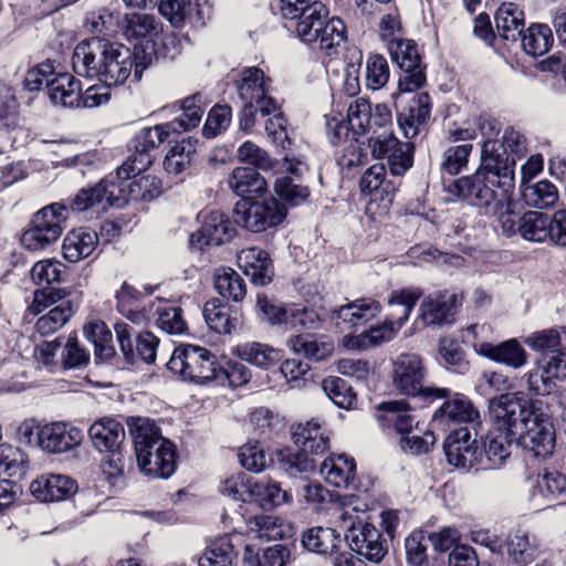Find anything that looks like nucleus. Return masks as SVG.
I'll return each mask as SVG.
<instances>
[{
  "label": "nucleus",
  "instance_id": "15",
  "mask_svg": "<svg viewBox=\"0 0 566 566\" xmlns=\"http://www.w3.org/2000/svg\"><path fill=\"white\" fill-rule=\"evenodd\" d=\"M532 416L521 430L522 443L536 458H546L554 451L556 443L555 428L548 408L541 400L539 406L533 407Z\"/></svg>",
  "mask_w": 566,
  "mask_h": 566
},
{
  "label": "nucleus",
  "instance_id": "50",
  "mask_svg": "<svg viewBox=\"0 0 566 566\" xmlns=\"http://www.w3.org/2000/svg\"><path fill=\"white\" fill-rule=\"evenodd\" d=\"M203 317L209 328L218 334H231L239 325V319L232 317L229 308L219 300L208 301L205 304Z\"/></svg>",
  "mask_w": 566,
  "mask_h": 566
},
{
  "label": "nucleus",
  "instance_id": "60",
  "mask_svg": "<svg viewBox=\"0 0 566 566\" xmlns=\"http://www.w3.org/2000/svg\"><path fill=\"white\" fill-rule=\"evenodd\" d=\"M125 35L127 38L147 39L157 35L159 23L155 15L147 13H133L126 15Z\"/></svg>",
  "mask_w": 566,
  "mask_h": 566
},
{
  "label": "nucleus",
  "instance_id": "22",
  "mask_svg": "<svg viewBox=\"0 0 566 566\" xmlns=\"http://www.w3.org/2000/svg\"><path fill=\"white\" fill-rule=\"evenodd\" d=\"M82 440V430L69 422L48 423L38 431V444L49 453L67 452L78 447Z\"/></svg>",
  "mask_w": 566,
  "mask_h": 566
},
{
  "label": "nucleus",
  "instance_id": "2",
  "mask_svg": "<svg viewBox=\"0 0 566 566\" xmlns=\"http://www.w3.org/2000/svg\"><path fill=\"white\" fill-rule=\"evenodd\" d=\"M294 443L298 448H287L277 452V461L290 474L310 472L315 469L313 457L322 455L329 447V436L315 420L292 427Z\"/></svg>",
  "mask_w": 566,
  "mask_h": 566
},
{
  "label": "nucleus",
  "instance_id": "46",
  "mask_svg": "<svg viewBox=\"0 0 566 566\" xmlns=\"http://www.w3.org/2000/svg\"><path fill=\"white\" fill-rule=\"evenodd\" d=\"M214 289L218 294L233 302H241L247 295V284L243 277L231 268H221L214 272Z\"/></svg>",
  "mask_w": 566,
  "mask_h": 566
},
{
  "label": "nucleus",
  "instance_id": "56",
  "mask_svg": "<svg viewBox=\"0 0 566 566\" xmlns=\"http://www.w3.org/2000/svg\"><path fill=\"white\" fill-rule=\"evenodd\" d=\"M506 551L510 562L515 566H525L534 558L535 545L528 534L517 532L506 539Z\"/></svg>",
  "mask_w": 566,
  "mask_h": 566
},
{
  "label": "nucleus",
  "instance_id": "21",
  "mask_svg": "<svg viewBox=\"0 0 566 566\" xmlns=\"http://www.w3.org/2000/svg\"><path fill=\"white\" fill-rule=\"evenodd\" d=\"M174 130V124H159L153 127H144L138 130L130 140L134 155L129 157V166L142 172L151 165L149 151L159 147Z\"/></svg>",
  "mask_w": 566,
  "mask_h": 566
},
{
  "label": "nucleus",
  "instance_id": "14",
  "mask_svg": "<svg viewBox=\"0 0 566 566\" xmlns=\"http://www.w3.org/2000/svg\"><path fill=\"white\" fill-rule=\"evenodd\" d=\"M345 512L343 518L345 523H349L345 533L349 548L371 563L381 562L388 553L387 539L373 524L360 520L354 521Z\"/></svg>",
  "mask_w": 566,
  "mask_h": 566
},
{
  "label": "nucleus",
  "instance_id": "61",
  "mask_svg": "<svg viewBox=\"0 0 566 566\" xmlns=\"http://www.w3.org/2000/svg\"><path fill=\"white\" fill-rule=\"evenodd\" d=\"M237 157L239 161L251 165L254 169L268 171L275 166V160L270 157L268 151L250 140L239 146Z\"/></svg>",
  "mask_w": 566,
  "mask_h": 566
},
{
  "label": "nucleus",
  "instance_id": "43",
  "mask_svg": "<svg viewBox=\"0 0 566 566\" xmlns=\"http://www.w3.org/2000/svg\"><path fill=\"white\" fill-rule=\"evenodd\" d=\"M291 560V551L282 544H274L262 551V554L251 545H247L243 553V566H287Z\"/></svg>",
  "mask_w": 566,
  "mask_h": 566
},
{
  "label": "nucleus",
  "instance_id": "4",
  "mask_svg": "<svg viewBox=\"0 0 566 566\" xmlns=\"http://www.w3.org/2000/svg\"><path fill=\"white\" fill-rule=\"evenodd\" d=\"M297 19V35L306 43L319 41L321 48L328 50L345 39L343 21L338 18L328 20V9L321 1H313Z\"/></svg>",
  "mask_w": 566,
  "mask_h": 566
},
{
  "label": "nucleus",
  "instance_id": "44",
  "mask_svg": "<svg viewBox=\"0 0 566 566\" xmlns=\"http://www.w3.org/2000/svg\"><path fill=\"white\" fill-rule=\"evenodd\" d=\"M520 436L510 433L505 430H492L488 438L484 449L486 460L492 468H499L505 463L512 453L513 444Z\"/></svg>",
  "mask_w": 566,
  "mask_h": 566
},
{
  "label": "nucleus",
  "instance_id": "59",
  "mask_svg": "<svg viewBox=\"0 0 566 566\" xmlns=\"http://www.w3.org/2000/svg\"><path fill=\"white\" fill-rule=\"evenodd\" d=\"M250 531L260 539L275 541L286 535L287 526L277 516L259 515L250 521Z\"/></svg>",
  "mask_w": 566,
  "mask_h": 566
},
{
  "label": "nucleus",
  "instance_id": "20",
  "mask_svg": "<svg viewBox=\"0 0 566 566\" xmlns=\"http://www.w3.org/2000/svg\"><path fill=\"white\" fill-rule=\"evenodd\" d=\"M462 294L434 292L427 295L420 306L418 318L423 326H443L453 322L457 308L462 305Z\"/></svg>",
  "mask_w": 566,
  "mask_h": 566
},
{
  "label": "nucleus",
  "instance_id": "30",
  "mask_svg": "<svg viewBox=\"0 0 566 566\" xmlns=\"http://www.w3.org/2000/svg\"><path fill=\"white\" fill-rule=\"evenodd\" d=\"M475 352L490 360L518 369L527 363V353L514 338L499 344L483 342L475 345Z\"/></svg>",
  "mask_w": 566,
  "mask_h": 566
},
{
  "label": "nucleus",
  "instance_id": "45",
  "mask_svg": "<svg viewBox=\"0 0 566 566\" xmlns=\"http://www.w3.org/2000/svg\"><path fill=\"white\" fill-rule=\"evenodd\" d=\"M523 51L531 56H539L549 51L554 43V36L547 24L533 23L523 30L521 36Z\"/></svg>",
  "mask_w": 566,
  "mask_h": 566
},
{
  "label": "nucleus",
  "instance_id": "64",
  "mask_svg": "<svg viewBox=\"0 0 566 566\" xmlns=\"http://www.w3.org/2000/svg\"><path fill=\"white\" fill-rule=\"evenodd\" d=\"M64 265L55 260H42L36 262L31 269V279L38 285H45L51 287L52 283H60L63 281L62 274Z\"/></svg>",
  "mask_w": 566,
  "mask_h": 566
},
{
  "label": "nucleus",
  "instance_id": "5",
  "mask_svg": "<svg viewBox=\"0 0 566 566\" xmlns=\"http://www.w3.org/2000/svg\"><path fill=\"white\" fill-rule=\"evenodd\" d=\"M427 375L422 358L418 354L403 353L392 361V386L401 395L422 396L426 399H440L450 396L447 388L423 387Z\"/></svg>",
  "mask_w": 566,
  "mask_h": 566
},
{
  "label": "nucleus",
  "instance_id": "32",
  "mask_svg": "<svg viewBox=\"0 0 566 566\" xmlns=\"http://www.w3.org/2000/svg\"><path fill=\"white\" fill-rule=\"evenodd\" d=\"M88 437L99 452H115L122 449L125 440L123 424L114 418L104 417L88 428Z\"/></svg>",
  "mask_w": 566,
  "mask_h": 566
},
{
  "label": "nucleus",
  "instance_id": "38",
  "mask_svg": "<svg viewBox=\"0 0 566 566\" xmlns=\"http://www.w3.org/2000/svg\"><path fill=\"white\" fill-rule=\"evenodd\" d=\"M229 188L242 199L261 196L268 188L266 180L252 167H237L228 178Z\"/></svg>",
  "mask_w": 566,
  "mask_h": 566
},
{
  "label": "nucleus",
  "instance_id": "58",
  "mask_svg": "<svg viewBox=\"0 0 566 566\" xmlns=\"http://www.w3.org/2000/svg\"><path fill=\"white\" fill-rule=\"evenodd\" d=\"M291 349L303 355L307 359L321 361L326 359L333 352V347L327 343H318L310 336L296 335L289 340Z\"/></svg>",
  "mask_w": 566,
  "mask_h": 566
},
{
  "label": "nucleus",
  "instance_id": "36",
  "mask_svg": "<svg viewBox=\"0 0 566 566\" xmlns=\"http://www.w3.org/2000/svg\"><path fill=\"white\" fill-rule=\"evenodd\" d=\"M342 542L340 534L336 530L324 526L310 527L301 536L302 546L306 551L319 555L336 553Z\"/></svg>",
  "mask_w": 566,
  "mask_h": 566
},
{
  "label": "nucleus",
  "instance_id": "8",
  "mask_svg": "<svg viewBox=\"0 0 566 566\" xmlns=\"http://www.w3.org/2000/svg\"><path fill=\"white\" fill-rule=\"evenodd\" d=\"M69 207L55 202L39 210L32 218L30 227L21 237V244L30 251H40L55 243L67 219Z\"/></svg>",
  "mask_w": 566,
  "mask_h": 566
},
{
  "label": "nucleus",
  "instance_id": "26",
  "mask_svg": "<svg viewBox=\"0 0 566 566\" xmlns=\"http://www.w3.org/2000/svg\"><path fill=\"white\" fill-rule=\"evenodd\" d=\"M431 97L428 93L415 95L397 112V124L407 139L416 137L426 126L431 114Z\"/></svg>",
  "mask_w": 566,
  "mask_h": 566
},
{
  "label": "nucleus",
  "instance_id": "42",
  "mask_svg": "<svg viewBox=\"0 0 566 566\" xmlns=\"http://www.w3.org/2000/svg\"><path fill=\"white\" fill-rule=\"evenodd\" d=\"M321 473L327 483L336 488H348L355 478L356 463L345 454L331 455L323 461Z\"/></svg>",
  "mask_w": 566,
  "mask_h": 566
},
{
  "label": "nucleus",
  "instance_id": "40",
  "mask_svg": "<svg viewBox=\"0 0 566 566\" xmlns=\"http://www.w3.org/2000/svg\"><path fill=\"white\" fill-rule=\"evenodd\" d=\"M98 237L95 231L78 228L70 231L63 240V255L70 262L90 256L96 249Z\"/></svg>",
  "mask_w": 566,
  "mask_h": 566
},
{
  "label": "nucleus",
  "instance_id": "53",
  "mask_svg": "<svg viewBox=\"0 0 566 566\" xmlns=\"http://www.w3.org/2000/svg\"><path fill=\"white\" fill-rule=\"evenodd\" d=\"M252 495L253 501H256L263 509L289 503L292 499L287 491L281 489L280 484L264 480H254Z\"/></svg>",
  "mask_w": 566,
  "mask_h": 566
},
{
  "label": "nucleus",
  "instance_id": "6",
  "mask_svg": "<svg viewBox=\"0 0 566 566\" xmlns=\"http://www.w3.org/2000/svg\"><path fill=\"white\" fill-rule=\"evenodd\" d=\"M421 293L416 290L401 289L392 291L388 298V314L382 325L371 327L358 336L357 345L366 347L390 340L406 324L411 311L420 298Z\"/></svg>",
  "mask_w": 566,
  "mask_h": 566
},
{
  "label": "nucleus",
  "instance_id": "41",
  "mask_svg": "<svg viewBox=\"0 0 566 566\" xmlns=\"http://www.w3.org/2000/svg\"><path fill=\"white\" fill-rule=\"evenodd\" d=\"M494 21L497 34L506 41H517L524 30V12L513 2L502 3Z\"/></svg>",
  "mask_w": 566,
  "mask_h": 566
},
{
  "label": "nucleus",
  "instance_id": "34",
  "mask_svg": "<svg viewBox=\"0 0 566 566\" xmlns=\"http://www.w3.org/2000/svg\"><path fill=\"white\" fill-rule=\"evenodd\" d=\"M376 419L384 428H392L396 432L406 436L418 424L413 416L409 413V405L406 400H389L376 407Z\"/></svg>",
  "mask_w": 566,
  "mask_h": 566
},
{
  "label": "nucleus",
  "instance_id": "57",
  "mask_svg": "<svg viewBox=\"0 0 566 566\" xmlns=\"http://www.w3.org/2000/svg\"><path fill=\"white\" fill-rule=\"evenodd\" d=\"M523 197L528 206L543 209L553 206L557 201L558 192L552 182L541 180L525 186Z\"/></svg>",
  "mask_w": 566,
  "mask_h": 566
},
{
  "label": "nucleus",
  "instance_id": "3",
  "mask_svg": "<svg viewBox=\"0 0 566 566\" xmlns=\"http://www.w3.org/2000/svg\"><path fill=\"white\" fill-rule=\"evenodd\" d=\"M138 172L126 160L117 168L115 174H109L94 187L81 189L72 199L70 209L76 212L88 210L97 205L122 208L129 201L127 181L132 174Z\"/></svg>",
  "mask_w": 566,
  "mask_h": 566
},
{
  "label": "nucleus",
  "instance_id": "18",
  "mask_svg": "<svg viewBox=\"0 0 566 566\" xmlns=\"http://www.w3.org/2000/svg\"><path fill=\"white\" fill-rule=\"evenodd\" d=\"M114 329L127 363L135 364L137 360L146 364L155 363L159 345L158 337L150 332H142L133 338L135 331L126 322H117Z\"/></svg>",
  "mask_w": 566,
  "mask_h": 566
},
{
  "label": "nucleus",
  "instance_id": "35",
  "mask_svg": "<svg viewBox=\"0 0 566 566\" xmlns=\"http://www.w3.org/2000/svg\"><path fill=\"white\" fill-rule=\"evenodd\" d=\"M133 66L134 59L132 51L127 46L114 42L101 82L108 87L122 85L130 76Z\"/></svg>",
  "mask_w": 566,
  "mask_h": 566
},
{
  "label": "nucleus",
  "instance_id": "19",
  "mask_svg": "<svg viewBox=\"0 0 566 566\" xmlns=\"http://www.w3.org/2000/svg\"><path fill=\"white\" fill-rule=\"evenodd\" d=\"M368 145L375 158H387L394 176L403 175L413 164L415 145L411 142H400L389 134L369 137Z\"/></svg>",
  "mask_w": 566,
  "mask_h": 566
},
{
  "label": "nucleus",
  "instance_id": "13",
  "mask_svg": "<svg viewBox=\"0 0 566 566\" xmlns=\"http://www.w3.org/2000/svg\"><path fill=\"white\" fill-rule=\"evenodd\" d=\"M551 216L541 211H526L523 214L517 210V203L512 202L499 213L497 223L506 237L520 234L531 242L548 240Z\"/></svg>",
  "mask_w": 566,
  "mask_h": 566
},
{
  "label": "nucleus",
  "instance_id": "11",
  "mask_svg": "<svg viewBox=\"0 0 566 566\" xmlns=\"http://www.w3.org/2000/svg\"><path fill=\"white\" fill-rule=\"evenodd\" d=\"M256 311L263 321L272 325H283L296 333L316 329L321 324L314 308L298 304L279 305L264 294H258Z\"/></svg>",
  "mask_w": 566,
  "mask_h": 566
},
{
  "label": "nucleus",
  "instance_id": "12",
  "mask_svg": "<svg viewBox=\"0 0 566 566\" xmlns=\"http://www.w3.org/2000/svg\"><path fill=\"white\" fill-rule=\"evenodd\" d=\"M66 292L61 287H42L33 293V301L28 310L38 315L49 306L55 305L45 315L38 318L35 329L41 335H50L63 327L74 314L72 302L64 300Z\"/></svg>",
  "mask_w": 566,
  "mask_h": 566
},
{
  "label": "nucleus",
  "instance_id": "9",
  "mask_svg": "<svg viewBox=\"0 0 566 566\" xmlns=\"http://www.w3.org/2000/svg\"><path fill=\"white\" fill-rule=\"evenodd\" d=\"M541 400L527 399L521 391L502 394L490 400L489 415L494 429L521 436L525 421L532 416L533 407Z\"/></svg>",
  "mask_w": 566,
  "mask_h": 566
},
{
  "label": "nucleus",
  "instance_id": "1",
  "mask_svg": "<svg viewBox=\"0 0 566 566\" xmlns=\"http://www.w3.org/2000/svg\"><path fill=\"white\" fill-rule=\"evenodd\" d=\"M499 145L489 143L482 145L481 165L468 177L454 180L450 191L459 198L468 200L476 207L493 205V213L499 220V213L513 202L512 195L515 186V175L512 172V161L506 157L501 159L494 155Z\"/></svg>",
  "mask_w": 566,
  "mask_h": 566
},
{
  "label": "nucleus",
  "instance_id": "49",
  "mask_svg": "<svg viewBox=\"0 0 566 566\" xmlns=\"http://www.w3.org/2000/svg\"><path fill=\"white\" fill-rule=\"evenodd\" d=\"M489 143H494L499 145L497 147H494L496 151H494V155L501 159H504L505 157L512 161V172L515 175V165H516V157H521L524 155L526 150V140L525 138L513 128L509 127L504 130L502 140L497 139H486L483 142L482 145H486Z\"/></svg>",
  "mask_w": 566,
  "mask_h": 566
},
{
  "label": "nucleus",
  "instance_id": "33",
  "mask_svg": "<svg viewBox=\"0 0 566 566\" xmlns=\"http://www.w3.org/2000/svg\"><path fill=\"white\" fill-rule=\"evenodd\" d=\"M433 419H446L453 423H468L475 431V436L478 434V429L481 428L479 410L468 397L461 394H455L437 409Z\"/></svg>",
  "mask_w": 566,
  "mask_h": 566
},
{
  "label": "nucleus",
  "instance_id": "23",
  "mask_svg": "<svg viewBox=\"0 0 566 566\" xmlns=\"http://www.w3.org/2000/svg\"><path fill=\"white\" fill-rule=\"evenodd\" d=\"M443 449L448 462L457 468H472L482 458L479 443L472 439L469 427L450 432Z\"/></svg>",
  "mask_w": 566,
  "mask_h": 566
},
{
  "label": "nucleus",
  "instance_id": "51",
  "mask_svg": "<svg viewBox=\"0 0 566 566\" xmlns=\"http://www.w3.org/2000/svg\"><path fill=\"white\" fill-rule=\"evenodd\" d=\"M198 140L182 139L165 157L164 167L168 174L179 175L188 169L196 156Z\"/></svg>",
  "mask_w": 566,
  "mask_h": 566
},
{
  "label": "nucleus",
  "instance_id": "29",
  "mask_svg": "<svg viewBox=\"0 0 566 566\" xmlns=\"http://www.w3.org/2000/svg\"><path fill=\"white\" fill-rule=\"evenodd\" d=\"M380 312V304L364 297L342 305L333 312V319L342 329L363 326Z\"/></svg>",
  "mask_w": 566,
  "mask_h": 566
},
{
  "label": "nucleus",
  "instance_id": "54",
  "mask_svg": "<svg viewBox=\"0 0 566 566\" xmlns=\"http://www.w3.org/2000/svg\"><path fill=\"white\" fill-rule=\"evenodd\" d=\"M133 179L127 181L129 200L151 201L160 195V180L151 175L132 174Z\"/></svg>",
  "mask_w": 566,
  "mask_h": 566
},
{
  "label": "nucleus",
  "instance_id": "63",
  "mask_svg": "<svg viewBox=\"0 0 566 566\" xmlns=\"http://www.w3.org/2000/svg\"><path fill=\"white\" fill-rule=\"evenodd\" d=\"M371 104L365 98L352 102L347 109V122L354 135H364L370 129Z\"/></svg>",
  "mask_w": 566,
  "mask_h": 566
},
{
  "label": "nucleus",
  "instance_id": "27",
  "mask_svg": "<svg viewBox=\"0 0 566 566\" xmlns=\"http://www.w3.org/2000/svg\"><path fill=\"white\" fill-rule=\"evenodd\" d=\"M139 469L148 476L168 479L176 470V451L170 441H161L147 449L144 457L136 454Z\"/></svg>",
  "mask_w": 566,
  "mask_h": 566
},
{
  "label": "nucleus",
  "instance_id": "10",
  "mask_svg": "<svg viewBox=\"0 0 566 566\" xmlns=\"http://www.w3.org/2000/svg\"><path fill=\"white\" fill-rule=\"evenodd\" d=\"M286 208L275 198L241 199L233 209V221L253 233L276 228L286 218Z\"/></svg>",
  "mask_w": 566,
  "mask_h": 566
},
{
  "label": "nucleus",
  "instance_id": "55",
  "mask_svg": "<svg viewBox=\"0 0 566 566\" xmlns=\"http://www.w3.org/2000/svg\"><path fill=\"white\" fill-rule=\"evenodd\" d=\"M326 396L339 408L350 409L356 402V394L347 380L327 377L322 382Z\"/></svg>",
  "mask_w": 566,
  "mask_h": 566
},
{
  "label": "nucleus",
  "instance_id": "25",
  "mask_svg": "<svg viewBox=\"0 0 566 566\" xmlns=\"http://www.w3.org/2000/svg\"><path fill=\"white\" fill-rule=\"evenodd\" d=\"M234 233L231 221L221 211L209 212L199 230L190 237L192 248L203 250L206 245H220L229 241Z\"/></svg>",
  "mask_w": 566,
  "mask_h": 566
},
{
  "label": "nucleus",
  "instance_id": "47",
  "mask_svg": "<svg viewBox=\"0 0 566 566\" xmlns=\"http://www.w3.org/2000/svg\"><path fill=\"white\" fill-rule=\"evenodd\" d=\"M83 332L94 347L95 359L107 361L115 356L113 335L104 322H92L84 326Z\"/></svg>",
  "mask_w": 566,
  "mask_h": 566
},
{
  "label": "nucleus",
  "instance_id": "17",
  "mask_svg": "<svg viewBox=\"0 0 566 566\" xmlns=\"http://www.w3.org/2000/svg\"><path fill=\"white\" fill-rule=\"evenodd\" d=\"M114 42L99 36L76 44L72 54L73 71L81 76L102 81Z\"/></svg>",
  "mask_w": 566,
  "mask_h": 566
},
{
  "label": "nucleus",
  "instance_id": "39",
  "mask_svg": "<svg viewBox=\"0 0 566 566\" xmlns=\"http://www.w3.org/2000/svg\"><path fill=\"white\" fill-rule=\"evenodd\" d=\"M127 426L134 440L135 453L144 457L147 449H154L161 441H168L161 437L155 421L147 417H129Z\"/></svg>",
  "mask_w": 566,
  "mask_h": 566
},
{
  "label": "nucleus",
  "instance_id": "16",
  "mask_svg": "<svg viewBox=\"0 0 566 566\" xmlns=\"http://www.w3.org/2000/svg\"><path fill=\"white\" fill-rule=\"evenodd\" d=\"M388 50L402 72L398 81L399 92H413L422 87L427 78L416 43L412 40L394 39Z\"/></svg>",
  "mask_w": 566,
  "mask_h": 566
},
{
  "label": "nucleus",
  "instance_id": "7",
  "mask_svg": "<svg viewBox=\"0 0 566 566\" xmlns=\"http://www.w3.org/2000/svg\"><path fill=\"white\" fill-rule=\"evenodd\" d=\"M167 368L182 379L205 384L218 379V363L216 356L205 347L181 345L171 354Z\"/></svg>",
  "mask_w": 566,
  "mask_h": 566
},
{
  "label": "nucleus",
  "instance_id": "37",
  "mask_svg": "<svg viewBox=\"0 0 566 566\" xmlns=\"http://www.w3.org/2000/svg\"><path fill=\"white\" fill-rule=\"evenodd\" d=\"M81 82L67 73L57 74L49 83V97L54 105L81 107Z\"/></svg>",
  "mask_w": 566,
  "mask_h": 566
},
{
  "label": "nucleus",
  "instance_id": "31",
  "mask_svg": "<svg viewBox=\"0 0 566 566\" xmlns=\"http://www.w3.org/2000/svg\"><path fill=\"white\" fill-rule=\"evenodd\" d=\"M237 262L253 284L263 286L272 281V261L264 250L255 247L243 249L238 253Z\"/></svg>",
  "mask_w": 566,
  "mask_h": 566
},
{
  "label": "nucleus",
  "instance_id": "62",
  "mask_svg": "<svg viewBox=\"0 0 566 566\" xmlns=\"http://www.w3.org/2000/svg\"><path fill=\"white\" fill-rule=\"evenodd\" d=\"M255 479L239 473L223 481L220 492L233 501L252 502V486Z\"/></svg>",
  "mask_w": 566,
  "mask_h": 566
},
{
  "label": "nucleus",
  "instance_id": "48",
  "mask_svg": "<svg viewBox=\"0 0 566 566\" xmlns=\"http://www.w3.org/2000/svg\"><path fill=\"white\" fill-rule=\"evenodd\" d=\"M238 552L229 536L213 541L200 556L199 566H234Z\"/></svg>",
  "mask_w": 566,
  "mask_h": 566
},
{
  "label": "nucleus",
  "instance_id": "24",
  "mask_svg": "<svg viewBox=\"0 0 566 566\" xmlns=\"http://www.w3.org/2000/svg\"><path fill=\"white\" fill-rule=\"evenodd\" d=\"M271 83V78L256 66L243 69L234 80V86L242 103L277 105L270 95Z\"/></svg>",
  "mask_w": 566,
  "mask_h": 566
},
{
  "label": "nucleus",
  "instance_id": "28",
  "mask_svg": "<svg viewBox=\"0 0 566 566\" xmlns=\"http://www.w3.org/2000/svg\"><path fill=\"white\" fill-rule=\"evenodd\" d=\"M76 491V481L64 474L41 475L30 484L31 494L41 502L62 501Z\"/></svg>",
  "mask_w": 566,
  "mask_h": 566
},
{
  "label": "nucleus",
  "instance_id": "52",
  "mask_svg": "<svg viewBox=\"0 0 566 566\" xmlns=\"http://www.w3.org/2000/svg\"><path fill=\"white\" fill-rule=\"evenodd\" d=\"M237 350L242 360L264 369L274 366L281 359L280 350L262 343H247L238 346Z\"/></svg>",
  "mask_w": 566,
  "mask_h": 566
}]
</instances>
